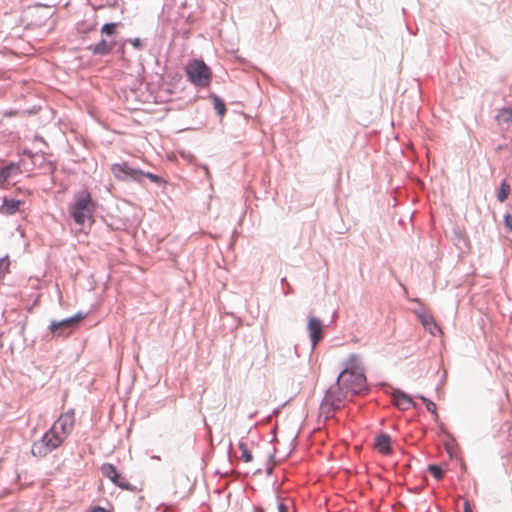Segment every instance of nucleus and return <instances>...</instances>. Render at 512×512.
Here are the masks:
<instances>
[{
    "mask_svg": "<svg viewBox=\"0 0 512 512\" xmlns=\"http://www.w3.org/2000/svg\"><path fill=\"white\" fill-rule=\"evenodd\" d=\"M365 391H367V383L361 358L358 354H350L345 360L344 369L339 374L336 385L326 392L322 409L327 406L338 409L344 399L352 398Z\"/></svg>",
    "mask_w": 512,
    "mask_h": 512,
    "instance_id": "1",
    "label": "nucleus"
},
{
    "mask_svg": "<svg viewBox=\"0 0 512 512\" xmlns=\"http://www.w3.org/2000/svg\"><path fill=\"white\" fill-rule=\"evenodd\" d=\"M96 204L92 199L91 193L87 190L78 191L74 195V200L69 206V213L75 223L82 228L91 227L94 223V213Z\"/></svg>",
    "mask_w": 512,
    "mask_h": 512,
    "instance_id": "2",
    "label": "nucleus"
},
{
    "mask_svg": "<svg viewBox=\"0 0 512 512\" xmlns=\"http://www.w3.org/2000/svg\"><path fill=\"white\" fill-rule=\"evenodd\" d=\"M65 439L54 427H51L39 441L33 443L32 454L36 457H44L58 448Z\"/></svg>",
    "mask_w": 512,
    "mask_h": 512,
    "instance_id": "3",
    "label": "nucleus"
},
{
    "mask_svg": "<svg viewBox=\"0 0 512 512\" xmlns=\"http://www.w3.org/2000/svg\"><path fill=\"white\" fill-rule=\"evenodd\" d=\"M186 72L189 80L197 86L207 87L211 82L212 72L203 60L195 59L189 62Z\"/></svg>",
    "mask_w": 512,
    "mask_h": 512,
    "instance_id": "4",
    "label": "nucleus"
},
{
    "mask_svg": "<svg viewBox=\"0 0 512 512\" xmlns=\"http://www.w3.org/2000/svg\"><path fill=\"white\" fill-rule=\"evenodd\" d=\"M111 171L117 179L122 181L128 179L140 181L143 175V171L130 167L126 162L113 164L111 166Z\"/></svg>",
    "mask_w": 512,
    "mask_h": 512,
    "instance_id": "5",
    "label": "nucleus"
},
{
    "mask_svg": "<svg viewBox=\"0 0 512 512\" xmlns=\"http://www.w3.org/2000/svg\"><path fill=\"white\" fill-rule=\"evenodd\" d=\"M75 423V413L70 410L62 413L59 418L55 421L52 427H54L64 438H67L71 433Z\"/></svg>",
    "mask_w": 512,
    "mask_h": 512,
    "instance_id": "6",
    "label": "nucleus"
},
{
    "mask_svg": "<svg viewBox=\"0 0 512 512\" xmlns=\"http://www.w3.org/2000/svg\"><path fill=\"white\" fill-rule=\"evenodd\" d=\"M307 330L313 346H316L323 338V323L316 317H310L307 324Z\"/></svg>",
    "mask_w": 512,
    "mask_h": 512,
    "instance_id": "7",
    "label": "nucleus"
},
{
    "mask_svg": "<svg viewBox=\"0 0 512 512\" xmlns=\"http://www.w3.org/2000/svg\"><path fill=\"white\" fill-rule=\"evenodd\" d=\"M21 174L19 164L10 163L9 165L0 169V187H6L11 181Z\"/></svg>",
    "mask_w": 512,
    "mask_h": 512,
    "instance_id": "8",
    "label": "nucleus"
},
{
    "mask_svg": "<svg viewBox=\"0 0 512 512\" xmlns=\"http://www.w3.org/2000/svg\"><path fill=\"white\" fill-rule=\"evenodd\" d=\"M417 316L421 324L429 331L430 334L436 335V333L440 332L439 326L436 324L434 317L430 313L419 312L417 313Z\"/></svg>",
    "mask_w": 512,
    "mask_h": 512,
    "instance_id": "9",
    "label": "nucleus"
},
{
    "mask_svg": "<svg viewBox=\"0 0 512 512\" xmlns=\"http://www.w3.org/2000/svg\"><path fill=\"white\" fill-rule=\"evenodd\" d=\"M391 442L392 440L389 435L380 434L375 438L374 447L381 454L389 455L392 453Z\"/></svg>",
    "mask_w": 512,
    "mask_h": 512,
    "instance_id": "10",
    "label": "nucleus"
},
{
    "mask_svg": "<svg viewBox=\"0 0 512 512\" xmlns=\"http://www.w3.org/2000/svg\"><path fill=\"white\" fill-rule=\"evenodd\" d=\"M392 398L394 405L400 410L406 411L412 407V399L403 392L395 391Z\"/></svg>",
    "mask_w": 512,
    "mask_h": 512,
    "instance_id": "11",
    "label": "nucleus"
},
{
    "mask_svg": "<svg viewBox=\"0 0 512 512\" xmlns=\"http://www.w3.org/2000/svg\"><path fill=\"white\" fill-rule=\"evenodd\" d=\"M115 46L114 41H107L102 39L99 43L89 47L94 55H107L112 51Z\"/></svg>",
    "mask_w": 512,
    "mask_h": 512,
    "instance_id": "12",
    "label": "nucleus"
},
{
    "mask_svg": "<svg viewBox=\"0 0 512 512\" xmlns=\"http://www.w3.org/2000/svg\"><path fill=\"white\" fill-rule=\"evenodd\" d=\"M22 204L23 202L20 200L5 198L1 210L4 214L12 215L19 210Z\"/></svg>",
    "mask_w": 512,
    "mask_h": 512,
    "instance_id": "13",
    "label": "nucleus"
},
{
    "mask_svg": "<svg viewBox=\"0 0 512 512\" xmlns=\"http://www.w3.org/2000/svg\"><path fill=\"white\" fill-rule=\"evenodd\" d=\"M116 486H118L119 488L123 489V490H128V491H131V492H136V491H140L141 489L137 488L136 486L132 485L131 483H129V481L121 476L119 473L116 474L115 477H113V479H110Z\"/></svg>",
    "mask_w": 512,
    "mask_h": 512,
    "instance_id": "14",
    "label": "nucleus"
},
{
    "mask_svg": "<svg viewBox=\"0 0 512 512\" xmlns=\"http://www.w3.org/2000/svg\"><path fill=\"white\" fill-rule=\"evenodd\" d=\"M76 321L77 320L75 318H69V319L59 321V322H52L50 325V330L53 334L60 335V331L62 329L70 327Z\"/></svg>",
    "mask_w": 512,
    "mask_h": 512,
    "instance_id": "15",
    "label": "nucleus"
},
{
    "mask_svg": "<svg viewBox=\"0 0 512 512\" xmlns=\"http://www.w3.org/2000/svg\"><path fill=\"white\" fill-rule=\"evenodd\" d=\"M238 448L241 451V460L244 461L245 463H250L253 460V455L247 443L244 441H240L238 443Z\"/></svg>",
    "mask_w": 512,
    "mask_h": 512,
    "instance_id": "16",
    "label": "nucleus"
},
{
    "mask_svg": "<svg viewBox=\"0 0 512 512\" xmlns=\"http://www.w3.org/2000/svg\"><path fill=\"white\" fill-rule=\"evenodd\" d=\"M101 472L108 479H113V477H115L118 473L116 467L110 463L103 464L101 467Z\"/></svg>",
    "mask_w": 512,
    "mask_h": 512,
    "instance_id": "17",
    "label": "nucleus"
},
{
    "mask_svg": "<svg viewBox=\"0 0 512 512\" xmlns=\"http://www.w3.org/2000/svg\"><path fill=\"white\" fill-rule=\"evenodd\" d=\"M510 185L506 182V181H503L501 186H500V189L498 191V194H497V199L500 201V202H504L509 193H510Z\"/></svg>",
    "mask_w": 512,
    "mask_h": 512,
    "instance_id": "18",
    "label": "nucleus"
},
{
    "mask_svg": "<svg viewBox=\"0 0 512 512\" xmlns=\"http://www.w3.org/2000/svg\"><path fill=\"white\" fill-rule=\"evenodd\" d=\"M119 23H106L101 28V33L105 35H113L116 32Z\"/></svg>",
    "mask_w": 512,
    "mask_h": 512,
    "instance_id": "19",
    "label": "nucleus"
},
{
    "mask_svg": "<svg viewBox=\"0 0 512 512\" xmlns=\"http://www.w3.org/2000/svg\"><path fill=\"white\" fill-rule=\"evenodd\" d=\"M214 109L220 116H224L226 113L225 103L217 97L214 99Z\"/></svg>",
    "mask_w": 512,
    "mask_h": 512,
    "instance_id": "20",
    "label": "nucleus"
},
{
    "mask_svg": "<svg viewBox=\"0 0 512 512\" xmlns=\"http://www.w3.org/2000/svg\"><path fill=\"white\" fill-rule=\"evenodd\" d=\"M428 470L437 480H440L443 477V470L437 465H430Z\"/></svg>",
    "mask_w": 512,
    "mask_h": 512,
    "instance_id": "21",
    "label": "nucleus"
},
{
    "mask_svg": "<svg viewBox=\"0 0 512 512\" xmlns=\"http://www.w3.org/2000/svg\"><path fill=\"white\" fill-rule=\"evenodd\" d=\"M290 500L281 501L278 506L279 512H294Z\"/></svg>",
    "mask_w": 512,
    "mask_h": 512,
    "instance_id": "22",
    "label": "nucleus"
},
{
    "mask_svg": "<svg viewBox=\"0 0 512 512\" xmlns=\"http://www.w3.org/2000/svg\"><path fill=\"white\" fill-rule=\"evenodd\" d=\"M142 176H145L147 177L148 179H150L152 182L154 183H157V184H160L163 182V179L158 176V175H155V174H152V173H149V172H143V175Z\"/></svg>",
    "mask_w": 512,
    "mask_h": 512,
    "instance_id": "23",
    "label": "nucleus"
},
{
    "mask_svg": "<svg viewBox=\"0 0 512 512\" xmlns=\"http://www.w3.org/2000/svg\"><path fill=\"white\" fill-rule=\"evenodd\" d=\"M500 117H502L505 121H511L512 120V107L503 109L500 112Z\"/></svg>",
    "mask_w": 512,
    "mask_h": 512,
    "instance_id": "24",
    "label": "nucleus"
},
{
    "mask_svg": "<svg viewBox=\"0 0 512 512\" xmlns=\"http://www.w3.org/2000/svg\"><path fill=\"white\" fill-rule=\"evenodd\" d=\"M421 399L426 403V408L428 411L432 412V413H435L436 411V405L435 403H433L432 401L430 400H427L426 398L424 397H421Z\"/></svg>",
    "mask_w": 512,
    "mask_h": 512,
    "instance_id": "25",
    "label": "nucleus"
},
{
    "mask_svg": "<svg viewBox=\"0 0 512 512\" xmlns=\"http://www.w3.org/2000/svg\"><path fill=\"white\" fill-rule=\"evenodd\" d=\"M505 225L507 229L512 232V215H507L505 217Z\"/></svg>",
    "mask_w": 512,
    "mask_h": 512,
    "instance_id": "26",
    "label": "nucleus"
},
{
    "mask_svg": "<svg viewBox=\"0 0 512 512\" xmlns=\"http://www.w3.org/2000/svg\"><path fill=\"white\" fill-rule=\"evenodd\" d=\"M132 45L135 47V48H141V42H140V39L136 38L132 41Z\"/></svg>",
    "mask_w": 512,
    "mask_h": 512,
    "instance_id": "27",
    "label": "nucleus"
},
{
    "mask_svg": "<svg viewBox=\"0 0 512 512\" xmlns=\"http://www.w3.org/2000/svg\"><path fill=\"white\" fill-rule=\"evenodd\" d=\"M465 512H471V510L468 507H466Z\"/></svg>",
    "mask_w": 512,
    "mask_h": 512,
    "instance_id": "28",
    "label": "nucleus"
}]
</instances>
